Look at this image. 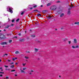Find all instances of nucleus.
Here are the masks:
<instances>
[{"label":"nucleus","mask_w":79,"mask_h":79,"mask_svg":"<svg viewBox=\"0 0 79 79\" xmlns=\"http://www.w3.org/2000/svg\"><path fill=\"white\" fill-rule=\"evenodd\" d=\"M56 9V6H53L51 7V10H55Z\"/></svg>","instance_id":"f257e3e1"},{"label":"nucleus","mask_w":79,"mask_h":79,"mask_svg":"<svg viewBox=\"0 0 79 79\" xmlns=\"http://www.w3.org/2000/svg\"><path fill=\"white\" fill-rule=\"evenodd\" d=\"M5 36L4 35L2 34H0V39H3V38H5Z\"/></svg>","instance_id":"f03ea898"},{"label":"nucleus","mask_w":79,"mask_h":79,"mask_svg":"<svg viewBox=\"0 0 79 79\" xmlns=\"http://www.w3.org/2000/svg\"><path fill=\"white\" fill-rule=\"evenodd\" d=\"M8 9L9 10V12H10L11 13H13V10H13V8L9 7Z\"/></svg>","instance_id":"7ed1b4c3"},{"label":"nucleus","mask_w":79,"mask_h":79,"mask_svg":"<svg viewBox=\"0 0 79 79\" xmlns=\"http://www.w3.org/2000/svg\"><path fill=\"white\" fill-rule=\"evenodd\" d=\"M7 44V43L6 42H2L1 43V45H5Z\"/></svg>","instance_id":"20e7f679"},{"label":"nucleus","mask_w":79,"mask_h":79,"mask_svg":"<svg viewBox=\"0 0 79 79\" xmlns=\"http://www.w3.org/2000/svg\"><path fill=\"white\" fill-rule=\"evenodd\" d=\"M64 13H61L60 15V18H62L64 16Z\"/></svg>","instance_id":"39448f33"},{"label":"nucleus","mask_w":79,"mask_h":79,"mask_svg":"<svg viewBox=\"0 0 79 79\" xmlns=\"http://www.w3.org/2000/svg\"><path fill=\"white\" fill-rule=\"evenodd\" d=\"M38 50H39V49H37L36 48H35V52H38Z\"/></svg>","instance_id":"423d86ee"},{"label":"nucleus","mask_w":79,"mask_h":79,"mask_svg":"<svg viewBox=\"0 0 79 79\" xmlns=\"http://www.w3.org/2000/svg\"><path fill=\"white\" fill-rule=\"evenodd\" d=\"M71 11L69 10L67 12V15H69L71 14Z\"/></svg>","instance_id":"0eeeda50"},{"label":"nucleus","mask_w":79,"mask_h":79,"mask_svg":"<svg viewBox=\"0 0 79 79\" xmlns=\"http://www.w3.org/2000/svg\"><path fill=\"white\" fill-rule=\"evenodd\" d=\"M75 44H76L77 43V40L76 39H74L73 40Z\"/></svg>","instance_id":"6e6552de"},{"label":"nucleus","mask_w":79,"mask_h":79,"mask_svg":"<svg viewBox=\"0 0 79 79\" xmlns=\"http://www.w3.org/2000/svg\"><path fill=\"white\" fill-rule=\"evenodd\" d=\"M5 56H8V54L6 53L4 54H3L2 57H5Z\"/></svg>","instance_id":"1a4fd4ad"},{"label":"nucleus","mask_w":79,"mask_h":79,"mask_svg":"<svg viewBox=\"0 0 79 79\" xmlns=\"http://www.w3.org/2000/svg\"><path fill=\"white\" fill-rule=\"evenodd\" d=\"M20 71L22 73H25V71H24V70H22L21 69H20Z\"/></svg>","instance_id":"9d476101"},{"label":"nucleus","mask_w":79,"mask_h":79,"mask_svg":"<svg viewBox=\"0 0 79 79\" xmlns=\"http://www.w3.org/2000/svg\"><path fill=\"white\" fill-rule=\"evenodd\" d=\"M50 5H51V3H49L47 4L46 6H50Z\"/></svg>","instance_id":"9b49d317"},{"label":"nucleus","mask_w":79,"mask_h":79,"mask_svg":"<svg viewBox=\"0 0 79 79\" xmlns=\"http://www.w3.org/2000/svg\"><path fill=\"white\" fill-rule=\"evenodd\" d=\"M47 12V10H44L43 11V13H45Z\"/></svg>","instance_id":"f8f14e48"},{"label":"nucleus","mask_w":79,"mask_h":79,"mask_svg":"<svg viewBox=\"0 0 79 79\" xmlns=\"http://www.w3.org/2000/svg\"><path fill=\"white\" fill-rule=\"evenodd\" d=\"M74 24H77V25H79V22H75L74 23Z\"/></svg>","instance_id":"ddd939ff"},{"label":"nucleus","mask_w":79,"mask_h":79,"mask_svg":"<svg viewBox=\"0 0 79 79\" xmlns=\"http://www.w3.org/2000/svg\"><path fill=\"white\" fill-rule=\"evenodd\" d=\"M31 36L32 37H35V35H33Z\"/></svg>","instance_id":"4468645a"},{"label":"nucleus","mask_w":79,"mask_h":79,"mask_svg":"<svg viewBox=\"0 0 79 79\" xmlns=\"http://www.w3.org/2000/svg\"><path fill=\"white\" fill-rule=\"evenodd\" d=\"M74 6L72 4L71 6V8L69 9H72V8H74Z\"/></svg>","instance_id":"2eb2a0df"},{"label":"nucleus","mask_w":79,"mask_h":79,"mask_svg":"<svg viewBox=\"0 0 79 79\" xmlns=\"http://www.w3.org/2000/svg\"><path fill=\"white\" fill-rule=\"evenodd\" d=\"M15 54H18L19 53V52L18 51H17L15 52Z\"/></svg>","instance_id":"dca6fc26"},{"label":"nucleus","mask_w":79,"mask_h":79,"mask_svg":"<svg viewBox=\"0 0 79 79\" xmlns=\"http://www.w3.org/2000/svg\"><path fill=\"white\" fill-rule=\"evenodd\" d=\"M37 16H42V15H41L40 14H38V15H37Z\"/></svg>","instance_id":"f3484780"},{"label":"nucleus","mask_w":79,"mask_h":79,"mask_svg":"<svg viewBox=\"0 0 79 79\" xmlns=\"http://www.w3.org/2000/svg\"><path fill=\"white\" fill-rule=\"evenodd\" d=\"M16 59H17V58H12V60H13V61H15V60H16Z\"/></svg>","instance_id":"a211bd4d"},{"label":"nucleus","mask_w":79,"mask_h":79,"mask_svg":"<svg viewBox=\"0 0 79 79\" xmlns=\"http://www.w3.org/2000/svg\"><path fill=\"white\" fill-rule=\"evenodd\" d=\"M72 47L73 48H76V47H75L74 46H72Z\"/></svg>","instance_id":"6ab92c4d"},{"label":"nucleus","mask_w":79,"mask_h":79,"mask_svg":"<svg viewBox=\"0 0 79 79\" xmlns=\"http://www.w3.org/2000/svg\"><path fill=\"white\" fill-rule=\"evenodd\" d=\"M26 69H27V68L26 67L24 68H23V70H26Z\"/></svg>","instance_id":"aec40b11"},{"label":"nucleus","mask_w":79,"mask_h":79,"mask_svg":"<svg viewBox=\"0 0 79 79\" xmlns=\"http://www.w3.org/2000/svg\"><path fill=\"white\" fill-rule=\"evenodd\" d=\"M25 58H26V59H29V57H27L26 56H25Z\"/></svg>","instance_id":"412c9836"},{"label":"nucleus","mask_w":79,"mask_h":79,"mask_svg":"<svg viewBox=\"0 0 79 79\" xmlns=\"http://www.w3.org/2000/svg\"><path fill=\"white\" fill-rule=\"evenodd\" d=\"M19 21V19H17L16 20V22H18V21Z\"/></svg>","instance_id":"4be33fe9"},{"label":"nucleus","mask_w":79,"mask_h":79,"mask_svg":"<svg viewBox=\"0 0 79 79\" xmlns=\"http://www.w3.org/2000/svg\"><path fill=\"white\" fill-rule=\"evenodd\" d=\"M5 27L6 29H8V28L9 27V26L8 25H7L6 27Z\"/></svg>","instance_id":"5701e85b"},{"label":"nucleus","mask_w":79,"mask_h":79,"mask_svg":"<svg viewBox=\"0 0 79 79\" xmlns=\"http://www.w3.org/2000/svg\"><path fill=\"white\" fill-rule=\"evenodd\" d=\"M14 67H15V66L12 65L10 67V68H13Z\"/></svg>","instance_id":"b1692460"},{"label":"nucleus","mask_w":79,"mask_h":79,"mask_svg":"<svg viewBox=\"0 0 79 79\" xmlns=\"http://www.w3.org/2000/svg\"><path fill=\"white\" fill-rule=\"evenodd\" d=\"M7 36H10V35H11V34H7Z\"/></svg>","instance_id":"393cba45"},{"label":"nucleus","mask_w":79,"mask_h":79,"mask_svg":"<svg viewBox=\"0 0 79 79\" xmlns=\"http://www.w3.org/2000/svg\"><path fill=\"white\" fill-rule=\"evenodd\" d=\"M79 48V46H78V45H77V46H76V47H75V48Z\"/></svg>","instance_id":"a878e982"},{"label":"nucleus","mask_w":79,"mask_h":79,"mask_svg":"<svg viewBox=\"0 0 79 79\" xmlns=\"http://www.w3.org/2000/svg\"><path fill=\"white\" fill-rule=\"evenodd\" d=\"M15 70H11V72H14V71H15Z\"/></svg>","instance_id":"bb28decb"},{"label":"nucleus","mask_w":79,"mask_h":79,"mask_svg":"<svg viewBox=\"0 0 79 79\" xmlns=\"http://www.w3.org/2000/svg\"><path fill=\"white\" fill-rule=\"evenodd\" d=\"M24 39H22V42H24Z\"/></svg>","instance_id":"cd10ccee"},{"label":"nucleus","mask_w":79,"mask_h":79,"mask_svg":"<svg viewBox=\"0 0 79 79\" xmlns=\"http://www.w3.org/2000/svg\"><path fill=\"white\" fill-rule=\"evenodd\" d=\"M8 61H9V62H11V60H7Z\"/></svg>","instance_id":"c85d7f7f"},{"label":"nucleus","mask_w":79,"mask_h":79,"mask_svg":"<svg viewBox=\"0 0 79 79\" xmlns=\"http://www.w3.org/2000/svg\"><path fill=\"white\" fill-rule=\"evenodd\" d=\"M68 43H69V44H71V41H69V42H68Z\"/></svg>","instance_id":"c756f323"},{"label":"nucleus","mask_w":79,"mask_h":79,"mask_svg":"<svg viewBox=\"0 0 79 79\" xmlns=\"http://www.w3.org/2000/svg\"><path fill=\"white\" fill-rule=\"evenodd\" d=\"M11 42H12V40H9V43H10Z\"/></svg>","instance_id":"7c9ffc66"},{"label":"nucleus","mask_w":79,"mask_h":79,"mask_svg":"<svg viewBox=\"0 0 79 79\" xmlns=\"http://www.w3.org/2000/svg\"><path fill=\"white\" fill-rule=\"evenodd\" d=\"M10 64H14V62H12Z\"/></svg>","instance_id":"2f4dec72"},{"label":"nucleus","mask_w":79,"mask_h":79,"mask_svg":"<svg viewBox=\"0 0 79 79\" xmlns=\"http://www.w3.org/2000/svg\"><path fill=\"white\" fill-rule=\"evenodd\" d=\"M34 11H35V12H36V11H37V10H34Z\"/></svg>","instance_id":"473e14b6"},{"label":"nucleus","mask_w":79,"mask_h":79,"mask_svg":"<svg viewBox=\"0 0 79 79\" xmlns=\"http://www.w3.org/2000/svg\"><path fill=\"white\" fill-rule=\"evenodd\" d=\"M4 73L0 72V74H4Z\"/></svg>","instance_id":"72a5a7b5"},{"label":"nucleus","mask_w":79,"mask_h":79,"mask_svg":"<svg viewBox=\"0 0 79 79\" xmlns=\"http://www.w3.org/2000/svg\"><path fill=\"white\" fill-rule=\"evenodd\" d=\"M36 6H37V5H35L33 7H34V8H35L36 7Z\"/></svg>","instance_id":"f704fd0d"},{"label":"nucleus","mask_w":79,"mask_h":79,"mask_svg":"<svg viewBox=\"0 0 79 79\" xmlns=\"http://www.w3.org/2000/svg\"><path fill=\"white\" fill-rule=\"evenodd\" d=\"M4 67H5V68H8V66H4Z\"/></svg>","instance_id":"c9c22d12"},{"label":"nucleus","mask_w":79,"mask_h":79,"mask_svg":"<svg viewBox=\"0 0 79 79\" xmlns=\"http://www.w3.org/2000/svg\"><path fill=\"white\" fill-rule=\"evenodd\" d=\"M23 66H25V65H26V64H23Z\"/></svg>","instance_id":"e433bc0d"},{"label":"nucleus","mask_w":79,"mask_h":79,"mask_svg":"<svg viewBox=\"0 0 79 79\" xmlns=\"http://www.w3.org/2000/svg\"><path fill=\"white\" fill-rule=\"evenodd\" d=\"M23 14H24V12H22L21 13V15H23Z\"/></svg>","instance_id":"4c0bfd02"},{"label":"nucleus","mask_w":79,"mask_h":79,"mask_svg":"<svg viewBox=\"0 0 79 79\" xmlns=\"http://www.w3.org/2000/svg\"><path fill=\"white\" fill-rule=\"evenodd\" d=\"M6 79H9V77H6Z\"/></svg>","instance_id":"58836bf2"},{"label":"nucleus","mask_w":79,"mask_h":79,"mask_svg":"<svg viewBox=\"0 0 79 79\" xmlns=\"http://www.w3.org/2000/svg\"><path fill=\"white\" fill-rule=\"evenodd\" d=\"M14 21H15V19H13L12 21V23H14Z\"/></svg>","instance_id":"ea45409f"},{"label":"nucleus","mask_w":79,"mask_h":79,"mask_svg":"<svg viewBox=\"0 0 79 79\" xmlns=\"http://www.w3.org/2000/svg\"><path fill=\"white\" fill-rule=\"evenodd\" d=\"M63 41H65L66 40H65V39H63Z\"/></svg>","instance_id":"a19ab883"},{"label":"nucleus","mask_w":79,"mask_h":79,"mask_svg":"<svg viewBox=\"0 0 79 79\" xmlns=\"http://www.w3.org/2000/svg\"><path fill=\"white\" fill-rule=\"evenodd\" d=\"M52 18V17H50V16H48V18L49 19V18Z\"/></svg>","instance_id":"79ce46f5"},{"label":"nucleus","mask_w":79,"mask_h":79,"mask_svg":"<svg viewBox=\"0 0 79 79\" xmlns=\"http://www.w3.org/2000/svg\"><path fill=\"white\" fill-rule=\"evenodd\" d=\"M18 35H19V36H20V35H21V33H19L18 34Z\"/></svg>","instance_id":"37998d69"},{"label":"nucleus","mask_w":79,"mask_h":79,"mask_svg":"<svg viewBox=\"0 0 79 79\" xmlns=\"http://www.w3.org/2000/svg\"><path fill=\"white\" fill-rule=\"evenodd\" d=\"M0 76H1V77H2L3 76V75L1 74V75H0Z\"/></svg>","instance_id":"c03bdc74"},{"label":"nucleus","mask_w":79,"mask_h":79,"mask_svg":"<svg viewBox=\"0 0 79 79\" xmlns=\"http://www.w3.org/2000/svg\"><path fill=\"white\" fill-rule=\"evenodd\" d=\"M2 69V67H0V69Z\"/></svg>","instance_id":"a18cd8bd"},{"label":"nucleus","mask_w":79,"mask_h":79,"mask_svg":"<svg viewBox=\"0 0 79 79\" xmlns=\"http://www.w3.org/2000/svg\"><path fill=\"white\" fill-rule=\"evenodd\" d=\"M17 64H18V63H15V65H17Z\"/></svg>","instance_id":"49530a36"},{"label":"nucleus","mask_w":79,"mask_h":79,"mask_svg":"<svg viewBox=\"0 0 79 79\" xmlns=\"http://www.w3.org/2000/svg\"><path fill=\"white\" fill-rule=\"evenodd\" d=\"M32 9H33V8H32V7H31V8H30V10H32Z\"/></svg>","instance_id":"de8ad7c7"},{"label":"nucleus","mask_w":79,"mask_h":79,"mask_svg":"<svg viewBox=\"0 0 79 79\" xmlns=\"http://www.w3.org/2000/svg\"><path fill=\"white\" fill-rule=\"evenodd\" d=\"M15 76H17V74H15Z\"/></svg>","instance_id":"09e8293b"},{"label":"nucleus","mask_w":79,"mask_h":79,"mask_svg":"<svg viewBox=\"0 0 79 79\" xmlns=\"http://www.w3.org/2000/svg\"><path fill=\"white\" fill-rule=\"evenodd\" d=\"M41 7H43V5H41Z\"/></svg>","instance_id":"8fccbe9b"},{"label":"nucleus","mask_w":79,"mask_h":79,"mask_svg":"<svg viewBox=\"0 0 79 79\" xmlns=\"http://www.w3.org/2000/svg\"><path fill=\"white\" fill-rule=\"evenodd\" d=\"M31 72H32V73H33V72H34V71H33V70H31Z\"/></svg>","instance_id":"3c124183"},{"label":"nucleus","mask_w":79,"mask_h":79,"mask_svg":"<svg viewBox=\"0 0 79 79\" xmlns=\"http://www.w3.org/2000/svg\"><path fill=\"white\" fill-rule=\"evenodd\" d=\"M38 42H39V43H40V41H39Z\"/></svg>","instance_id":"603ef678"},{"label":"nucleus","mask_w":79,"mask_h":79,"mask_svg":"<svg viewBox=\"0 0 79 79\" xmlns=\"http://www.w3.org/2000/svg\"><path fill=\"white\" fill-rule=\"evenodd\" d=\"M1 71H3V69H1Z\"/></svg>","instance_id":"864d4df0"},{"label":"nucleus","mask_w":79,"mask_h":79,"mask_svg":"<svg viewBox=\"0 0 79 79\" xmlns=\"http://www.w3.org/2000/svg\"><path fill=\"white\" fill-rule=\"evenodd\" d=\"M30 74H32V73H30Z\"/></svg>","instance_id":"5fc2aeb1"},{"label":"nucleus","mask_w":79,"mask_h":79,"mask_svg":"<svg viewBox=\"0 0 79 79\" xmlns=\"http://www.w3.org/2000/svg\"><path fill=\"white\" fill-rule=\"evenodd\" d=\"M7 9L8 11H9V10H8V8H7Z\"/></svg>","instance_id":"6e6d98bb"},{"label":"nucleus","mask_w":79,"mask_h":79,"mask_svg":"<svg viewBox=\"0 0 79 79\" xmlns=\"http://www.w3.org/2000/svg\"><path fill=\"white\" fill-rule=\"evenodd\" d=\"M27 53H30V52H27Z\"/></svg>","instance_id":"4d7b16f0"},{"label":"nucleus","mask_w":79,"mask_h":79,"mask_svg":"<svg viewBox=\"0 0 79 79\" xmlns=\"http://www.w3.org/2000/svg\"><path fill=\"white\" fill-rule=\"evenodd\" d=\"M4 31H6V30L5 29L4 30Z\"/></svg>","instance_id":"13d9d810"},{"label":"nucleus","mask_w":79,"mask_h":79,"mask_svg":"<svg viewBox=\"0 0 79 79\" xmlns=\"http://www.w3.org/2000/svg\"><path fill=\"white\" fill-rule=\"evenodd\" d=\"M1 61H2V60L0 59V62H1Z\"/></svg>","instance_id":"bf43d9fd"},{"label":"nucleus","mask_w":79,"mask_h":79,"mask_svg":"<svg viewBox=\"0 0 79 79\" xmlns=\"http://www.w3.org/2000/svg\"><path fill=\"white\" fill-rule=\"evenodd\" d=\"M61 29H63V28H61Z\"/></svg>","instance_id":"052dcab7"},{"label":"nucleus","mask_w":79,"mask_h":79,"mask_svg":"<svg viewBox=\"0 0 79 79\" xmlns=\"http://www.w3.org/2000/svg\"><path fill=\"white\" fill-rule=\"evenodd\" d=\"M15 38H17V37L15 36Z\"/></svg>","instance_id":"680f3d73"},{"label":"nucleus","mask_w":79,"mask_h":79,"mask_svg":"<svg viewBox=\"0 0 79 79\" xmlns=\"http://www.w3.org/2000/svg\"><path fill=\"white\" fill-rule=\"evenodd\" d=\"M11 26H13V24H11Z\"/></svg>","instance_id":"e2e57ef3"},{"label":"nucleus","mask_w":79,"mask_h":79,"mask_svg":"<svg viewBox=\"0 0 79 79\" xmlns=\"http://www.w3.org/2000/svg\"><path fill=\"white\" fill-rule=\"evenodd\" d=\"M59 77H61V76H59Z\"/></svg>","instance_id":"0e129e2a"},{"label":"nucleus","mask_w":79,"mask_h":79,"mask_svg":"<svg viewBox=\"0 0 79 79\" xmlns=\"http://www.w3.org/2000/svg\"><path fill=\"white\" fill-rule=\"evenodd\" d=\"M6 70H7V69H6Z\"/></svg>","instance_id":"69168bd1"},{"label":"nucleus","mask_w":79,"mask_h":79,"mask_svg":"<svg viewBox=\"0 0 79 79\" xmlns=\"http://www.w3.org/2000/svg\"><path fill=\"white\" fill-rule=\"evenodd\" d=\"M0 32H2V31L1 30H0Z\"/></svg>","instance_id":"338daca9"},{"label":"nucleus","mask_w":79,"mask_h":79,"mask_svg":"<svg viewBox=\"0 0 79 79\" xmlns=\"http://www.w3.org/2000/svg\"><path fill=\"white\" fill-rule=\"evenodd\" d=\"M71 5H73V4H72V3H71Z\"/></svg>","instance_id":"774afa93"}]
</instances>
